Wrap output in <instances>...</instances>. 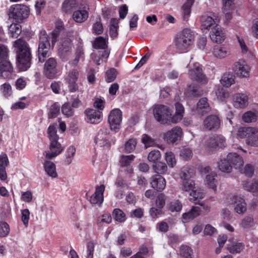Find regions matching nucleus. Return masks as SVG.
Returning <instances> with one entry per match:
<instances>
[{"instance_id":"nucleus-41","label":"nucleus","mask_w":258,"mask_h":258,"mask_svg":"<svg viewBox=\"0 0 258 258\" xmlns=\"http://www.w3.org/2000/svg\"><path fill=\"white\" fill-rule=\"evenodd\" d=\"M220 82L224 86L229 87L234 83L235 76L230 73H225L220 80Z\"/></svg>"},{"instance_id":"nucleus-5","label":"nucleus","mask_w":258,"mask_h":258,"mask_svg":"<svg viewBox=\"0 0 258 258\" xmlns=\"http://www.w3.org/2000/svg\"><path fill=\"white\" fill-rule=\"evenodd\" d=\"M155 118L162 124L172 123V112L171 109L164 105H155L153 109Z\"/></svg>"},{"instance_id":"nucleus-32","label":"nucleus","mask_w":258,"mask_h":258,"mask_svg":"<svg viewBox=\"0 0 258 258\" xmlns=\"http://www.w3.org/2000/svg\"><path fill=\"white\" fill-rule=\"evenodd\" d=\"M213 54L217 58H224L229 54V50L224 45H216L213 47Z\"/></svg>"},{"instance_id":"nucleus-3","label":"nucleus","mask_w":258,"mask_h":258,"mask_svg":"<svg viewBox=\"0 0 258 258\" xmlns=\"http://www.w3.org/2000/svg\"><path fill=\"white\" fill-rule=\"evenodd\" d=\"M9 50L7 46L0 44V74L6 79L11 78L14 69L9 59Z\"/></svg>"},{"instance_id":"nucleus-11","label":"nucleus","mask_w":258,"mask_h":258,"mask_svg":"<svg viewBox=\"0 0 258 258\" xmlns=\"http://www.w3.org/2000/svg\"><path fill=\"white\" fill-rule=\"evenodd\" d=\"M72 40L69 38H66L61 42L58 48V54L63 61H68L70 59L72 53Z\"/></svg>"},{"instance_id":"nucleus-8","label":"nucleus","mask_w":258,"mask_h":258,"mask_svg":"<svg viewBox=\"0 0 258 258\" xmlns=\"http://www.w3.org/2000/svg\"><path fill=\"white\" fill-rule=\"evenodd\" d=\"M188 75L191 80L196 81L201 84H206L208 82L207 77L203 73L201 64L198 62L194 63L192 67L190 68Z\"/></svg>"},{"instance_id":"nucleus-17","label":"nucleus","mask_w":258,"mask_h":258,"mask_svg":"<svg viewBox=\"0 0 258 258\" xmlns=\"http://www.w3.org/2000/svg\"><path fill=\"white\" fill-rule=\"evenodd\" d=\"M105 186L104 184L96 186L94 193L90 197V202L92 204L100 205L104 201V192Z\"/></svg>"},{"instance_id":"nucleus-57","label":"nucleus","mask_w":258,"mask_h":258,"mask_svg":"<svg viewBox=\"0 0 258 258\" xmlns=\"http://www.w3.org/2000/svg\"><path fill=\"white\" fill-rule=\"evenodd\" d=\"M116 76V70L114 68H111L106 72L105 80L108 83L112 82L115 79Z\"/></svg>"},{"instance_id":"nucleus-46","label":"nucleus","mask_w":258,"mask_h":258,"mask_svg":"<svg viewBox=\"0 0 258 258\" xmlns=\"http://www.w3.org/2000/svg\"><path fill=\"white\" fill-rule=\"evenodd\" d=\"M153 169L155 172L158 173V174H163L166 173L168 168L165 163L157 162L153 164Z\"/></svg>"},{"instance_id":"nucleus-16","label":"nucleus","mask_w":258,"mask_h":258,"mask_svg":"<svg viewBox=\"0 0 258 258\" xmlns=\"http://www.w3.org/2000/svg\"><path fill=\"white\" fill-rule=\"evenodd\" d=\"M233 70L239 77H247L249 76V68L244 60H239L234 63Z\"/></svg>"},{"instance_id":"nucleus-13","label":"nucleus","mask_w":258,"mask_h":258,"mask_svg":"<svg viewBox=\"0 0 258 258\" xmlns=\"http://www.w3.org/2000/svg\"><path fill=\"white\" fill-rule=\"evenodd\" d=\"M56 67V60L52 57L49 58L44 64V73L45 76L48 79L55 78L58 73Z\"/></svg>"},{"instance_id":"nucleus-53","label":"nucleus","mask_w":258,"mask_h":258,"mask_svg":"<svg viewBox=\"0 0 258 258\" xmlns=\"http://www.w3.org/2000/svg\"><path fill=\"white\" fill-rule=\"evenodd\" d=\"M60 111V105L57 103H53L51 105L48 113V117L49 118L56 117Z\"/></svg>"},{"instance_id":"nucleus-56","label":"nucleus","mask_w":258,"mask_h":258,"mask_svg":"<svg viewBox=\"0 0 258 258\" xmlns=\"http://www.w3.org/2000/svg\"><path fill=\"white\" fill-rule=\"evenodd\" d=\"M246 143L248 145L252 146L258 147V130L255 128V132L250 136L249 138L246 140Z\"/></svg>"},{"instance_id":"nucleus-4","label":"nucleus","mask_w":258,"mask_h":258,"mask_svg":"<svg viewBox=\"0 0 258 258\" xmlns=\"http://www.w3.org/2000/svg\"><path fill=\"white\" fill-rule=\"evenodd\" d=\"M193 41L192 32L188 29H185L175 38L176 49L180 53L185 52L192 45Z\"/></svg>"},{"instance_id":"nucleus-49","label":"nucleus","mask_w":258,"mask_h":258,"mask_svg":"<svg viewBox=\"0 0 258 258\" xmlns=\"http://www.w3.org/2000/svg\"><path fill=\"white\" fill-rule=\"evenodd\" d=\"M210 141L214 142L213 146H216V147L222 148L225 147V139L224 137L222 136H216L210 137Z\"/></svg>"},{"instance_id":"nucleus-2","label":"nucleus","mask_w":258,"mask_h":258,"mask_svg":"<svg viewBox=\"0 0 258 258\" xmlns=\"http://www.w3.org/2000/svg\"><path fill=\"white\" fill-rule=\"evenodd\" d=\"M48 138L50 140L49 151L46 152L45 158L52 159L58 155L63 150L61 144L57 142L59 139L57 135L56 127L54 125H50L47 129Z\"/></svg>"},{"instance_id":"nucleus-58","label":"nucleus","mask_w":258,"mask_h":258,"mask_svg":"<svg viewBox=\"0 0 258 258\" xmlns=\"http://www.w3.org/2000/svg\"><path fill=\"white\" fill-rule=\"evenodd\" d=\"M245 189L250 192H256L258 191V180L252 182H246L244 185Z\"/></svg>"},{"instance_id":"nucleus-6","label":"nucleus","mask_w":258,"mask_h":258,"mask_svg":"<svg viewBox=\"0 0 258 258\" xmlns=\"http://www.w3.org/2000/svg\"><path fill=\"white\" fill-rule=\"evenodd\" d=\"M50 47L48 36L45 31L40 32L39 44L38 48V57L39 61L43 62L48 56V51Z\"/></svg>"},{"instance_id":"nucleus-64","label":"nucleus","mask_w":258,"mask_h":258,"mask_svg":"<svg viewBox=\"0 0 258 258\" xmlns=\"http://www.w3.org/2000/svg\"><path fill=\"white\" fill-rule=\"evenodd\" d=\"M135 156L133 155L128 156H122L120 159V164L121 166H127L133 161Z\"/></svg>"},{"instance_id":"nucleus-28","label":"nucleus","mask_w":258,"mask_h":258,"mask_svg":"<svg viewBox=\"0 0 258 258\" xmlns=\"http://www.w3.org/2000/svg\"><path fill=\"white\" fill-rule=\"evenodd\" d=\"M175 106L176 111L173 115H172V118L171 119V122L173 123H176L182 119L184 111L183 106L180 103H176Z\"/></svg>"},{"instance_id":"nucleus-23","label":"nucleus","mask_w":258,"mask_h":258,"mask_svg":"<svg viewBox=\"0 0 258 258\" xmlns=\"http://www.w3.org/2000/svg\"><path fill=\"white\" fill-rule=\"evenodd\" d=\"M233 105L237 108H242L248 105V97L244 94H235L233 97Z\"/></svg>"},{"instance_id":"nucleus-43","label":"nucleus","mask_w":258,"mask_h":258,"mask_svg":"<svg viewBox=\"0 0 258 258\" xmlns=\"http://www.w3.org/2000/svg\"><path fill=\"white\" fill-rule=\"evenodd\" d=\"M63 29V23L61 21H57L55 23V28L51 32V43L53 46L56 41L57 36L59 34V31Z\"/></svg>"},{"instance_id":"nucleus-52","label":"nucleus","mask_w":258,"mask_h":258,"mask_svg":"<svg viewBox=\"0 0 258 258\" xmlns=\"http://www.w3.org/2000/svg\"><path fill=\"white\" fill-rule=\"evenodd\" d=\"M165 159L169 167L173 168L175 166L176 160L174 154L172 152L169 151L165 153Z\"/></svg>"},{"instance_id":"nucleus-20","label":"nucleus","mask_w":258,"mask_h":258,"mask_svg":"<svg viewBox=\"0 0 258 258\" xmlns=\"http://www.w3.org/2000/svg\"><path fill=\"white\" fill-rule=\"evenodd\" d=\"M244 248V244L233 238L229 239L227 244V250L232 254H236L241 252Z\"/></svg>"},{"instance_id":"nucleus-1","label":"nucleus","mask_w":258,"mask_h":258,"mask_svg":"<svg viewBox=\"0 0 258 258\" xmlns=\"http://www.w3.org/2000/svg\"><path fill=\"white\" fill-rule=\"evenodd\" d=\"M17 66L21 71H27L31 65L32 55L28 43L20 38L14 42Z\"/></svg>"},{"instance_id":"nucleus-18","label":"nucleus","mask_w":258,"mask_h":258,"mask_svg":"<svg viewBox=\"0 0 258 258\" xmlns=\"http://www.w3.org/2000/svg\"><path fill=\"white\" fill-rule=\"evenodd\" d=\"M210 37L212 41L217 43H221L225 38V33L222 28L217 25L212 28Z\"/></svg>"},{"instance_id":"nucleus-33","label":"nucleus","mask_w":258,"mask_h":258,"mask_svg":"<svg viewBox=\"0 0 258 258\" xmlns=\"http://www.w3.org/2000/svg\"><path fill=\"white\" fill-rule=\"evenodd\" d=\"M184 94L187 97H198L203 95V91L197 86L189 85L185 90Z\"/></svg>"},{"instance_id":"nucleus-59","label":"nucleus","mask_w":258,"mask_h":258,"mask_svg":"<svg viewBox=\"0 0 258 258\" xmlns=\"http://www.w3.org/2000/svg\"><path fill=\"white\" fill-rule=\"evenodd\" d=\"M161 155L159 150H153L150 152L148 155V159L150 162L155 164L161 158Z\"/></svg>"},{"instance_id":"nucleus-10","label":"nucleus","mask_w":258,"mask_h":258,"mask_svg":"<svg viewBox=\"0 0 258 258\" xmlns=\"http://www.w3.org/2000/svg\"><path fill=\"white\" fill-rule=\"evenodd\" d=\"M79 77V72L77 69L70 71L64 77V80L68 84V88L71 92H75L79 89L77 82Z\"/></svg>"},{"instance_id":"nucleus-55","label":"nucleus","mask_w":258,"mask_h":258,"mask_svg":"<svg viewBox=\"0 0 258 258\" xmlns=\"http://www.w3.org/2000/svg\"><path fill=\"white\" fill-rule=\"evenodd\" d=\"M182 208V205L179 200H175L171 202L169 205V210L171 212H180Z\"/></svg>"},{"instance_id":"nucleus-25","label":"nucleus","mask_w":258,"mask_h":258,"mask_svg":"<svg viewBox=\"0 0 258 258\" xmlns=\"http://www.w3.org/2000/svg\"><path fill=\"white\" fill-rule=\"evenodd\" d=\"M234 202V210L236 213L243 214L246 211V204L243 198L236 197Z\"/></svg>"},{"instance_id":"nucleus-63","label":"nucleus","mask_w":258,"mask_h":258,"mask_svg":"<svg viewBox=\"0 0 258 258\" xmlns=\"http://www.w3.org/2000/svg\"><path fill=\"white\" fill-rule=\"evenodd\" d=\"M166 196L163 194H160L157 197L155 204L156 206L159 209H162L165 205Z\"/></svg>"},{"instance_id":"nucleus-29","label":"nucleus","mask_w":258,"mask_h":258,"mask_svg":"<svg viewBox=\"0 0 258 258\" xmlns=\"http://www.w3.org/2000/svg\"><path fill=\"white\" fill-rule=\"evenodd\" d=\"M84 57V51L82 43L77 46L75 51V58L70 60L69 63L72 66H77L80 60H83Z\"/></svg>"},{"instance_id":"nucleus-61","label":"nucleus","mask_w":258,"mask_h":258,"mask_svg":"<svg viewBox=\"0 0 258 258\" xmlns=\"http://www.w3.org/2000/svg\"><path fill=\"white\" fill-rule=\"evenodd\" d=\"M9 233L10 226L9 224L5 222H0V237H6Z\"/></svg>"},{"instance_id":"nucleus-45","label":"nucleus","mask_w":258,"mask_h":258,"mask_svg":"<svg viewBox=\"0 0 258 258\" xmlns=\"http://www.w3.org/2000/svg\"><path fill=\"white\" fill-rule=\"evenodd\" d=\"M118 20L114 18L110 21V27L109 30V34L111 38H116L118 35Z\"/></svg>"},{"instance_id":"nucleus-15","label":"nucleus","mask_w":258,"mask_h":258,"mask_svg":"<svg viewBox=\"0 0 258 258\" xmlns=\"http://www.w3.org/2000/svg\"><path fill=\"white\" fill-rule=\"evenodd\" d=\"M203 124L208 130L216 131L220 127L221 121L217 115H209L204 119Z\"/></svg>"},{"instance_id":"nucleus-50","label":"nucleus","mask_w":258,"mask_h":258,"mask_svg":"<svg viewBox=\"0 0 258 258\" xmlns=\"http://www.w3.org/2000/svg\"><path fill=\"white\" fill-rule=\"evenodd\" d=\"M75 153L76 148L73 146H71L68 148L65 159V162L67 164L69 165L72 163Z\"/></svg>"},{"instance_id":"nucleus-21","label":"nucleus","mask_w":258,"mask_h":258,"mask_svg":"<svg viewBox=\"0 0 258 258\" xmlns=\"http://www.w3.org/2000/svg\"><path fill=\"white\" fill-rule=\"evenodd\" d=\"M151 182V186L158 191L163 190L166 186L165 179L159 174L153 175Z\"/></svg>"},{"instance_id":"nucleus-48","label":"nucleus","mask_w":258,"mask_h":258,"mask_svg":"<svg viewBox=\"0 0 258 258\" xmlns=\"http://www.w3.org/2000/svg\"><path fill=\"white\" fill-rule=\"evenodd\" d=\"M180 156L184 160H188L193 155L192 151L190 148L183 147L180 150Z\"/></svg>"},{"instance_id":"nucleus-34","label":"nucleus","mask_w":258,"mask_h":258,"mask_svg":"<svg viewBox=\"0 0 258 258\" xmlns=\"http://www.w3.org/2000/svg\"><path fill=\"white\" fill-rule=\"evenodd\" d=\"M94 142L100 147L109 148L111 142L109 140L108 136H102L101 133H98L94 139Z\"/></svg>"},{"instance_id":"nucleus-30","label":"nucleus","mask_w":258,"mask_h":258,"mask_svg":"<svg viewBox=\"0 0 258 258\" xmlns=\"http://www.w3.org/2000/svg\"><path fill=\"white\" fill-rule=\"evenodd\" d=\"M78 2L77 0H64L62 4V10L67 14H70L77 8Z\"/></svg>"},{"instance_id":"nucleus-22","label":"nucleus","mask_w":258,"mask_h":258,"mask_svg":"<svg viewBox=\"0 0 258 258\" xmlns=\"http://www.w3.org/2000/svg\"><path fill=\"white\" fill-rule=\"evenodd\" d=\"M227 159L230 164L232 165V168L240 169L243 166L244 162L241 157L235 153H230L227 157Z\"/></svg>"},{"instance_id":"nucleus-62","label":"nucleus","mask_w":258,"mask_h":258,"mask_svg":"<svg viewBox=\"0 0 258 258\" xmlns=\"http://www.w3.org/2000/svg\"><path fill=\"white\" fill-rule=\"evenodd\" d=\"M94 48L97 49H104L106 46V40L102 37H97L93 44Z\"/></svg>"},{"instance_id":"nucleus-26","label":"nucleus","mask_w":258,"mask_h":258,"mask_svg":"<svg viewBox=\"0 0 258 258\" xmlns=\"http://www.w3.org/2000/svg\"><path fill=\"white\" fill-rule=\"evenodd\" d=\"M188 176L186 173L183 172L181 178L183 180L182 183V189L185 191L190 192L196 187L195 182L191 179H187Z\"/></svg>"},{"instance_id":"nucleus-42","label":"nucleus","mask_w":258,"mask_h":258,"mask_svg":"<svg viewBox=\"0 0 258 258\" xmlns=\"http://www.w3.org/2000/svg\"><path fill=\"white\" fill-rule=\"evenodd\" d=\"M22 32V28L20 24L18 23L12 24L9 28L8 34L10 37L17 38Z\"/></svg>"},{"instance_id":"nucleus-38","label":"nucleus","mask_w":258,"mask_h":258,"mask_svg":"<svg viewBox=\"0 0 258 258\" xmlns=\"http://www.w3.org/2000/svg\"><path fill=\"white\" fill-rule=\"evenodd\" d=\"M44 168L45 172L48 175L52 178H55L57 176L56 171V166L54 163L46 161L43 163Z\"/></svg>"},{"instance_id":"nucleus-60","label":"nucleus","mask_w":258,"mask_h":258,"mask_svg":"<svg viewBox=\"0 0 258 258\" xmlns=\"http://www.w3.org/2000/svg\"><path fill=\"white\" fill-rule=\"evenodd\" d=\"M192 249L187 245H182L180 249V253L183 258H191Z\"/></svg>"},{"instance_id":"nucleus-54","label":"nucleus","mask_w":258,"mask_h":258,"mask_svg":"<svg viewBox=\"0 0 258 258\" xmlns=\"http://www.w3.org/2000/svg\"><path fill=\"white\" fill-rule=\"evenodd\" d=\"M112 218L110 214H105L98 217L97 219V224L101 226L104 224H109L111 222Z\"/></svg>"},{"instance_id":"nucleus-35","label":"nucleus","mask_w":258,"mask_h":258,"mask_svg":"<svg viewBox=\"0 0 258 258\" xmlns=\"http://www.w3.org/2000/svg\"><path fill=\"white\" fill-rule=\"evenodd\" d=\"M88 16L89 14L87 10H77L74 12L73 19L77 23H83L88 19Z\"/></svg>"},{"instance_id":"nucleus-37","label":"nucleus","mask_w":258,"mask_h":258,"mask_svg":"<svg viewBox=\"0 0 258 258\" xmlns=\"http://www.w3.org/2000/svg\"><path fill=\"white\" fill-rule=\"evenodd\" d=\"M201 30L203 32L215 24L214 19L211 16L204 15L201 18Z\"/></svg>"},{"instance_id":"nucleus-9","label":"nucleus","mask_w":258,"mask_h":258,"mask_svg":"<svg viewBox=\"0 0 258 258\" xmlns=\"http://www.w3.org/2000/svg\"><path fill=\"white\" fill-rule=\"evenodd\" d=\"M122 116V112L118 108L114 109L110 111L108 118L110 130L115 133L119 131L121 127Z\"/></svg>"},{"instance_id":"nucleus-12","label":"nucleus","mask_w":258,"mask_h":258,"mask_svg":"<svg viewBox=\"0 0 258 258\" xmlns=\"http://www.w3.org/2000/svg\"><path fill=\"white\" fill-rule=\"evenodd\" d=\"M182 134L181 128L176 126L164 134V139L168 144H174L181 140Z\"/></svg>"},{"instance_id":"nucleus-14","label":"nucleus","mask_w":258,"mask_h":258,"mask_svg":"<svg viewBox=\"0 0 258 258\" xmlns=\"http://www.w3.org/2000/svg\"><path fill=\"white\" fill-rule=\"evenodd\" d=\"M86 116V121L92 124H98L100 122L103 118L102 112L92 108H87L85 111Z\"/></svg>"},{"instance_id":"nucleus-19","label":"nucleus","mask_w":258,"mask_h":258,"mask_svg":"<svg viewBox=\"0 0 258 258\" xmlns=\"http://www.w3.org/2000/svg\"><path fill=\"white\" fill-rule=\"evenodd\" d=\"M211 110V107L208 102V99L204 97L200 99L197 103V107L193 111L194 114L203 115Z\"/></svg>"},{"instance_id":"nucleus-39","label":"nucleus","mask_w":258,"mask_h":258,"mask_svg":"<svg viewBox=\"0 0 258 258\" xmlns=\"http://www.w3.org/2000/svg\"><path fill=\"white\" fill-rule=\"evenodd\" d=\"M255 132V128L251 127H240L238 131L237 136L240 138L245 139V141L249 138Z\"/></svg>"},{"instance_id":"nucleus-36","label":"nucleus","mask_w":258,"mask_h":258,"mask_svg":"<svg viewBox=\"0 0 258 258\" xmlns=\"http://www.w3.org/2000/svg\"><path fill=\"white\" fill-rule=\"evenodd\" d=\"M195 0H187L185 4L182 6L181 12L184 21H187L191 13V8Z\"/></svg>"},{"instance_id":"nucleus-24","label":"nucleus","mask_w":258,"mask_h":258,"mask_svg":"<svg viewBox=\"0 0 258 258\" xmlns=\"http://www.w3.org/2000/svg\"><path fill=\"white\" fill-rule=\"evenodd\" d=\"M217 175L215 172H211L207 174L205 179V184L215 192L217 190L218 180L216 179Z\"/></svg>"},{"instance_id":"nucleus-51","label":"nucleus","mask_w":258,"mask_h":258,"mask_svg":"<svg viewBox=\"0 0 258 258\" xmlns=\"http://www.w3.org/2000/svg\"><path fill=\"white\" fill-rule=\"evenodd\" d=\"M113 216L115 221L122 223L126 220L125 214L119 209H115L113 212Z\"/></svg>"},{"instance_id":"nucleus-27","label":"nucleus","mask_w":258,"mask_h":258,"mask_svg":"<svg viewBox=\"0 0 258 258\" xmlns=\"http://www.w3.org/2000/svg\"><path fill=\"white\" fill-rule=\"evenodd\" d=\"M202 209L197 206H194L191 208L190 211L187 213H185L182 214V221L184 223L187 222L190 220H192L194 218L198 217L200 214V211Z\"/></svg>"},{"instance_id":"nucleus-40","label":"nucleus","mask_w":258,"mask_h":258,"mask_svg":"<svg viewBox=\"0 0 258 258\" xmlns=\"http://www.w3.org/2000/svg\"><path fill=\"white\" fill-rule=\"evenodd\" d=\"M189 200L191 202L198 204L204 197V193L201 188H196L189 194Z\"/></svg>"},{"instance_id":"nucleus-44","label":"nucleus","mask_w":258,"mask_h":258,"mask_svg":"<svg viewBox=\"0 0 258 258\" xmlns=\"http://www.w3.org/2000/svg\"><path fill=\"white\" fill-rule=\"evenodd\" d=\"M218 164L219 170L223 172L230 173L232 170V165L228 162L227 158L221 159Z\"/></svg>"},{"instance_id":"nucleus-47","label":"nucleus","mask_w":258,"mask_h":258,"mask_svg":"<svg viewBox=\"0 0 258 258\" xmlns=\"http://www.w3.org/2000/svg\"><path fill=\"white\" fill-rule=\"evenodd\" d=\"M109 53L106 50L100 51L97 54H92V57L96 64L99 65L103 58H107Z\"/></svg>"},{"instance_id":"nucleus-31","label":"nucleus","mask_w":258,"mask_h":258,"mask_svg":"<svg viewBox=\"0 0 258 258\" xmlns=\"http://www.w3.org/2000/svg\"><path fill=\"white\" fill-rule=\"evenodd\" d=\"M242 120L247 123L254 122L258 120V109L245 112L242 117Z\"/></svg>"},{"instance_id":"nucleus-7","label":"nucleus","mask_w":258,"mask_h":258,"mask_svg":"<svg viewBox=\"0 0 258 258\" xmlns=\"http://www.w3.org/2000/svg\"><path fill=\"white\" fill-rule=\"evenodd\" d=\"M29 14V9L23 5L16 4L12 6L9 12L10 19L15 20L17 22H22L26 19Z\"/></svg>"}]
</instances>
